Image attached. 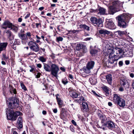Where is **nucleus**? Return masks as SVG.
Instances as JSON below:
<instances>
[{
    "mask_svg": "<svg viewBox=\"0 0 134 134\" xmlns=\"http://www.w3.org/2000/svg\"><path fill=\"white\" fill-rule=\"evenodd\" d=\"M76 49L77 50L80 51L82 52L79 55V56L81 57L83 55V53H86L87 51V48L86 46L82 43H78L76 47Z\"/></svg>",
    "mask_w": 134,
    "mask_h": 134,
    "instance_id": "6",
    "label": "nucleus"
},
{
    "mask_svg": "<svg viewBox=\"0 0 134 134\" xmlns=\"http://www.w3.org/2000/svg\"><path fill=\"white\" fill-rule=\"evenodd\" d=\"M98 14L100 15H104L105 14L106 9L104 8L100 7L99 10Z\"/></svg>",
    "mask_w": 134,
    "mask_h": 134,
    "instance_id": "29",
    "label": "nucleus"
},
{
    "mask_svg": "<svg viewBox=\"0 0 134 134\" xmlns=\"http://www.w3.org/2000/svg\"><path fill=\"white\" fill-rule=\"evenodd\" d=\"M123 64V62L122 61H120L119 62V64L120 66H121Z\"/></svg>",
    "mask_w": 134,
    "mask_h": 134,
    "instance_id": "53",
    "label": "nucleus"
},
{
    "mask_svg": "<svg viewBox=\"0 0 134 134\" xmlns=\"http://www.w3.org/2000/svg\"><path fill=\"white\" fill-rule=\"evenodd\" d=\"M91 92L92 93L96 96L97 97H99V96L98 94H97L93 90H92L91 91Z\"/></svg>",
    "mask_w": 134,
    "mask_h": 134,
    "instance_id": "44",
    "label": "nucleus"
},
{
    "mask_svg": "<svg viewBox=\"0 0 134 134\" xmlns=\"http://www.w3.org/2000/svg\"><path fill=\"white\" fill-rule=\"evenodd\" d=\"M56 99L59 107L61 108L63 106V101L60 98H59L57 97H56Z\"/></svg>",
    "mask_w": 134,
    "mask_h": 134,
    "instance_id": "28",
    "label": "nucleus"
},
{
    "mask_svg": "<svg viewBox=\"0 0 134 134\" xmlns=\"http://www.w3.org/2000/svg\"><path fill=\"white\" fill-rule=\"evenodd\" d=\"M53 112L54 113H56L57 112V109L55 108L53 109Z\"/></svg>",
    "mask_w": 134,
    "mask_h": 134,
    "instance_id": "58",
    "label": "nucleus"
},
{
    "mask_svg": "<svg viewBox=\"0 0 134 134\" xmlns=\"http://www.w3.org/2000/svg\"><path fill=\"white\" fill-rule=\"evenodd\" d=\"M25 34L27 38V40L28 38H29V39H30V38H31V33L30 32H27Z\"/></svg>",
    "mask_w": 134,
    "mask_h": 134,
    "instance_id": "36",
    "label": "nucleus"
},
{
    "mask_svg": "<svg viewBox=\"0 0 134 134\" xmlns=\"http://www.w3.org/2000/svg\"><path fill=\"white\" fill-rule=\"evenodd\" d=\"M41 74L40 73H38L36 75V78H39L40 77Z\"/></svg>",
    "mask_w": 134,
    "mask_h": 134,
    "instance_id": "54",
    "label": "nucleus"
},
{
    "mask_svg": "<svg viewBox=\"0 0 134 134\" xmlns=\"http://www.w3.org/2000/svg\"><path fill=\"white\" fill-rule=\"evenodd\" d=\"M18 21L19 22H21L22 21V19L21 18H19L18 19Z\"/></svg>",
    "mask_w": 134,
    "mask_h": 134,
    "instance_id": "61",
    "label": "nucleus"
},
{
    "mask_svg": "<svg viewBox=\"0 0 134 134\" xmlns=\"http://www.w3.org/2000/svg\"><path fill=\"white\" fill-rule=\"evenodd\" d=\"M8 43L7 42L1 43H0V51H2L5 49Z\"/></svg>",
    "mask_w": 134,
    "mask_h": 134,
    "instance_id": "22",
    "label": "nucleus"
},
{
    "mask_svg": "<svg viewBox=\"0 0 134 134\" xmlns=\"http://www.w3.org/2000/svg\"><path fill=\"white\" fill-rule=\"evenodd\" d=\"M68 77L71 80H73L74 78L73 76L71 74H69L68 76Z\"/></svg>",
    "mask_w": 134,
    "mask_h": 134,
    "instance_id": "46",
    "label": "nucleus"
},
{
    "mask_svg": "<svg viewBox=\"0 0 134 134\" xmlns=\"http://www.w3.org/2000/svg\"><path fill=\"white\" fill-rule=\"evenodd\" d=\"M9 37H10L11 36V32L9 30H7L6 32Z\"/></svg>",
    "mask_w": 134,
    "mask_h": 134,
    "instance_id": "43",
    "label": "nucleus"
},
{
    "mask_svg": "<svg viewBox=\"0 0 134 134\" xmlns=\"http://www.w3.org/2000/svg\"><path fill=\"white\" fill-rule=\"evenodd\" d=\"M131 17L129 14H124L118 16V26L121 28H125L127 25Z\"/></svg>",
    "mask_w": 134,
    "mask_h": 134,
    "instance_id": "4",
    "label": "nucleus"
},
{
    "mask_svg": "<svg viewBox=\"0 0 134 134\" xmlns=\"http://www.w3.org/2000/svg\"><path fill=\"white\" fill-rule=\"evenodd\" d=\"M104 125L111 130L113 129L115 126L114 123L110 120L108 121L106 123H104Z\"/></svg>",
    "mask_w": 134,
    "mask_h": 134,
    "instance_id": "14",
    "label": "nucleus"
},
{
    "mask_svg": "<svg viewBox=\"0 0 134 134\" xmlns=\"http://www.w3.org/2000/svg\"><path fill=\"white\" fill-rule=\"evenodd\" d=\"M37 66L39 68H40L42 67V65L40 64H37Z\"/></svg>",
    "mask_w": 134,
    "mask_h": 134,
    "instance_id": "59",
    "label": "nucleus"
},
{
    "mask_svg": "<svg viewBox=\"0 0 134 134\" xmlns=\"http://www.w3.org/2000/svg\"><path fill=\"white\" fill-rule=\"evenodd\" d=\"M23 120L21 117L19 116L18 119V127L19 129H21L23 127Z\"/></svg>",
    "mask_w": 134,
    "mask_h": 134,
    "instance_id": "21",
    "label": "nucleus"
},
{
    "mask_svg": "<svg viewBox=\"0 0 134 134\" xmlns=\"http://www.w3.org/2000/svg\"><path fill=\"white\" fill-rule=\"evenodd\" d=\"M81 110L83 112H87L89 110L88 105L86 102H83L82 103Z\"/></svg>",
    "mask_w": 134,
    "mask_h": 134,
    "instance_id": "15",
    "label": "nucleus"
},
{
    "mask_svg": "<svg viewBox=\"0 0 134 134\" xmlns=\"http://www.w3.org/2000/svg\"><path fill=\"white\" fill-rule=\"evenodd\" d=\"M108 104V105L110 107H111L113 105L112 103L111 102H109Z\"/></svg>",
    "mask_w": 134,
    "mask_h": 134,
    "instance_id": "62",
    "label": "nucleus"
},
{
    "mask_svg": "<svg viewBox=\"0 0 134 134\" xmlns=\"http://www.w3.org/2000/svg\"><path fill=\"white\" fill-rule=\"evenodd\" d=\"M115 35L123 39L124 40H125V36L129 37V35L127 34V32L126 31H118L114 32Z\"/></svg>",
    "mask_w": 134,
    "mask_h": 134,
    "instance_id": "11",
    "label": "nucleus"
},
{
    "mask_svg": "<svg viewBox=\"0 0 134 134\" xmlns=\"http://www.w3.org/2000/svg\"><path fill=\"white\" fill-rule=\"evenodd\" d=\"M30 67L31 68V69L30 70V71L31 72H33L35 70V68L31 66H30Z\"/></svg>",
    "mask_w": 134,
    "mask_h": 134,
    "instance_id": "48",
    "label": "nucleus"
},
{
    "mask_svg": "<svg viewBox=\"0 0 134 134\" xmlns=\"http://www.w3.org/2000/svg\"><path fill=\"white\" fill-rule=\"evenodd\" d=\"M129 1H131L130 3L132 4L134 3V0H128Z\"/></svg>",
    "mask_w": 134,
    "mask_h": 134,
    "instance_id": "63",
    "label": "nucleus"
},
{
    "mask_svg": "<svg viewBox=\"0 0 134 134\" xmlns=\"http://www.w3.org/2000/svg\"><path fill=\"white\" fill-rule=\"evenodd\" d=\"M104 126H105L104 125V123H102V126H99V127L98 128H101L103 130H105V127H104Z\"/></svg>",
    "mask_w": 134,
    "mask_h": 134,
    "instance_id": "50",
    "label": "nucleus"
},
{
    "mask_svg": "<svg viewBox=\"0 0 134 134\" xmlns=\"http://www.w3.org/2000/svg\"><path fill=\"white\" fill-rule=\"evenodd\" d=\"M94 62L93 61H91L89 62H88L86 66L88 67V68L90 69H92L93 68L94 65Z\"/></svg>",
    "mask_w": 134,
    "mask_h": 134,
    "instance_id": "26",
    "label": "nucleus"
},
{
    "mask_svg": "<svg viewBox=\"0 0 134 134\" xmlns=\"http://www.w3.org/2000/svg\"><path fill=\"white\" fill-rule=\"evenodd\" d=\"M62 82L64 85H65L68 83V81L66 79H65L62 80Z\"/></svg>",
    "mask_w": 134,
    "mask_h": 134,
    "instance_id": "39",
    "label": "nucleus"
},
{
    "mask_svg": "<svg viewBox=\"0 0 134 134\" xmlns=\"http://www.w3.org/2000/svg\"><path fill=\"white\" fill-rule=\"evenodd\" d=\"M70 96L73 98H77L80 95L79 94L76 92L74 91H72L70 92Z\"/></svg>",
    "mask_w": 134,
    "mask_h": 134,
    "instance_id": "19",
    "label": "nucleus"
},
{
    "mask_svg": "<svg viewBox=\"0 0 134 134\" xmlns=\"http://www.w3.org/2000/svg\"><path fill=\"white\" fill-rule=\"evenodd\" d=\"M102 88L104 91L105 93L106 96H108L110 95L109 92V89L107 87L104 85Z\"/></svg>",
    "mask_w": 134,
    "mask_h": 134,
    "instance_id": "25",
    "label": "nucleus"
},
{
    "mask_svg": "<svg viewBox=\"0 0 134 134\" xmlns=\"http://www.w3.org/2000/svg\"><path fill=\"white\" fill-rule=\"evenodd\" d=\"M63 38L62 37H57L56 40L57 42L62 41H63Z\"/></svg>",
    "mask_w": 134,
    "mask_h": 134,
    "instance_id": "40",
    "label": "nucleus"
},
{
    "mask_svg": "<svg viewBox=\"0 0 134 134\" xmlns=\"http://www.w3.org/2000/svg\"><path fill=\"white\" fill-rule=\"evenodd\" d=\"M105 77L108 83L109 84L111 85L112 83V82L111 75L110 74H109L106 76Z\"/></svg>",
    "mask_w": 134,
    "mask_h": 134,
    "instance_id": "23",
    "label": "nucleus"
},
{
    "mask_svg": "<svg viewBox=\"0 0 134 134\" xmlns=\"http://www.w3.org/2000/svg\"><path fill=\"white\" fill-rule=\"evenodd\" d=\"M70 128L71 131L72 132H75V131L74 130V128L73 125H71L70 126Z\"/></svg>",
    "mask_w": 134,
    "mask_h": 134,
    "instance_id": "42",
    "label": "nucleus"
},
{
    "mask_svg": "<svg viewBox=\"0 0 134 134\" xmlns=\"http://www.w3.org/2000/svg\"><path fill=\"white\" fill-rule=\"evenodd\" d=\"M120 83L121 85L119 88V90L120 91H122L124 90V88L125 89L129 87V83L125 79L121 80Z\"/></svg>",
    "mask_w": 134,
    "mask_h": 134,
    "instance_id": "12",
    "label": "nucleus"
},
{
    "mask_svg": "<svg viewBox=\"0 0 134 134\" xmlns=\"http://www.w3.org/2000/svg\"><path fill=\"white\" fill-rule=\"evenodd\" d=\"M91 69H90L88 68V67L86 66V67L84 69L83 71L85 73L88 74L90 73Z\"/></svg>",
    "mask_w": 134,
    "mask_h": 134,
    "instance_id": "35",
    "label": "nucleus"
},
{
    "mask_svg": "<svg viewBox=\"0 0 134 134\" xmlns=\"http://www.w3.org/2000/svg\"><path fill=\"white\" fill-rule=\"evenodd\" d=\"M44 9V7H41L39 8V9L40 10H43Z\"/></svg>",
    "mask_w": 134,
    "mask_h": 134,
    "instance_id": "64",
    "label": "nucleus"
},
{
    "mask_svg": "<svg viewBox=\"0 0 134 134\" xmlns=\"http://www.w3.org/2000/svg\"><path fill=\"white\" fill-rule=\"evenodd\" d=\"M60 70L63 72H65V69L64 68L62 67H61L60 68Z\"/></svg>",
    "mask_w": 134,
    "mask_h": 134,
    "instance_id": "57",
    "label": "nucleus"
},
{
    "mask_svg": "<svg viewBox=\"0 0 134 134\" xmlns=\"http://www.w3.org/2000/svg\"><path fill=\"white\" fill-rule=\"evenodd\" d=\"M7 104L10 108H7L6 110V115L7 119L14 121L15 120L17 117L21 115L20 111L14 112L12 109L18 108L19 106V100L16 97H12L6 100Z\"/></svg>",
    "mask_w": 134,
    "mask_h": 134,
    "instance_id": "1",
    "label": "nucleus"
},
{
    "mask_svg": "<svg viewBox=\"0 0 134 134\" xmlns=\"http://www.w3.org/2000/svg\"><path fill=\"white\" fill-rule=\"evenodd\" d=\"M121 107H123L125 105V102L124 99L122 98L116 104Z\"/></svg>",
    "mask_w": 134,
    "mask_h": 134,
    "instance_id": "18",
    "label": "nucleus"
},
{
    "mask_svg": "<svg viewBox=\"0 0 134 134\" xmlns=\"http://www.w3.org/2000/svg\"><path fill=\"white\" fill-rule=\"evenodd\" d=\"M105 26L106 27L111 30L114 29L116 28V26L111 19H106Z\"/></svg>",
    "mask_w": 134,
    "mask_h": 134,
    "instance_id": "9",
    "label": "nucleus"
},
{
    "mask_svg": "<svg viewBox=\"0 0 134 134\" xmlns=\"http://www.w3.org/2000/svg\"><path fill=\"white\" fill-rule=\"evenodd\" d=\"M99 32L100 34L103 35L104 37H105L106 34H110V32L105 29H101L99 30Z\"/></svg>",
    "mask_w": 134,
    "mask_h": 134,
    "instance_id": "20",
    "label": "nucleus"
},
{
    "mask_svg": "<svg viewBox=\"0 0 134 134\" xmlns=\"http://www.w3.org/2000/svg\"><path fill=\"white\" fill-rule=\"evenodd\" d=\"M90 20L94 26L99 27L103 26V24L101 19H97L95 17H91Z\"/></svg>",
    "mask_w": 134,
    "mask_h": 134,
    "instance_id": "7",
    "label": "nucleus"
},
{
    "mask_svg": "<svg viewBox=\"0 0 134 134\" xmlns=\"http://www.w3.org/2000/svg\"><path fill=\"white\" fill-rule=\"evenodd\" d=\"M2 28L6 29L7 28H10L15 32H17L18 28L17 26L14 25L8 21H5L4 22L2 25Z\"/></svg>",
    "mask_w": 134,
    "mask_h": 134,
    "instance_id": "5",
    "label": "nucleus"
},
{
    "mask_svg": "<svg viewBox=\"0 0 134 134\" xmlns=\"http://www.w3.org/2000/svg\"><path fill=\"white\" fill-rule=\"evenodd\" d=\"M130 62L129 60H126L125 61V64L126 65H128L130 64Z\"/></svg>",
    "mask_w": 134,
    "mask_h": 134,
    "instance_id": "55",
    "label": "nucleus"
},
{
    "mask_svg": "<svg viewBox=\"0 0 134 134\" xmlns=\"http://www.w3.org/2000/svg\"><path fill=\"white\" fill-rule=\"evenodd\" d=\"M39 59L42 62H45L46 61L47 59L44 58L43 56H40L39 57Z\"/></svg>",
    "mask_w": 134,
    "mask_h": 134,
    "instance_id": "34",
    "label": "nucleus"
},
{
    "mask_svg": "<svg viewBox=\"0 0 134 134\" xmlns=\"http://www.w3.org/2000/svg\"><path fill=\"white\" fill-rule=\"evenodd\" d=\"M20 43V40L19 39H15L14 44H19Z\"/></svg>",
    "mask_w": 134,
    "mask_h": 134,
    "instance_id": "38",
    "label": "nucleus"
},
{
    "mask_svg": "<svg viewBox=\"0 0 134 134\" xmlns=\"http://www.w3.org/2000/svg\"><path fill=\"white\" fill-rule=\"evenodd\" d=\"M89 80L91 84L92 85H94L96 83V80L94 77L90 78Z\"/></svg>",
    "mask_w": 134,
    "mask_h": 134,
    "instance_id": "31",
    "label": "nucleus"
},
{
    "mask_svg": "<svg viewBox=\"0 0 134 134\" xmlns=\"http://www.w3.org/2000/svg\"><path fill=\"white\" fill-rule=\"evenodd\" d=\"M104 3L108 6V12L110 14L113 15L116 12H118L123 8L121 3L118 1H110L105 0Z\"/></svg>",
    "mask_w": 134,
    "mask_h": 134,
    "instance_id": "3",
    "label": "nucleus"
},
{
    "mask_svg": "<svg viewBox=\"0 0 134 134\" xmlns=\"http://www.w3.org/2000/svg\"><path fill=\"white\" fill-rule=\"evenodd\" d=\"M116 50L118 51L116 52V55L114 54V51L112 49H108L107 53L109 55V59L107 62L104 61V65L108 67L115 66L117 64L116 61L120 58L125 57L124 52H123L121 49L117 48Z\"/></svg>",
    "mask_w": 134,
    "mask_h": 134,
    "instance_id": "2",
    "label": "nucleus"
},
{
    "mask_svg": "<svg viewBox=\"0 0 134 134\" xmlns=\"http://www.w3.org/2000/svg\"><path fill=\"white\" fill-rule=\"evenodd\" d=\"M18 36L21 40L23 44H24L26 43V42H28V40L25 34L19 33L18 34Z\"/></svg>",
    "mask_w": 134,
    "mask_h": 134,
    "instance_id": "13",
    "label": "nucleus"
},
{
    "mask_svg": "<svg viewBox=\"0 0 134 134\" xmlns=\"http://www.w3.org/2000/svg\"><path fill=\"white\" fill-rule=\"evenodd\" d=\"M43 68L44 69L47 71L50 72L51 71V67L47 64L44 63Z\"/></svg>",
    "mask_w": 134,
    "mask_h": 134,
    "instance_id": "24",
    "label": "nucleus"
},
{
    "mask_svg": "<svg viewBox=\"0 0 134 134\" xmlns=\"http://www.w3.org/2000/svg\"><path fill=\"white\" fill-rule=\"evenodd\" d=\"M129 75L130 77L132 78H133L134 77V74L133 73H131V72H129Z\"/></svg>",
    "mask_w": 134,
    "mask_h": 134,
    "instance_id": "51",
    "label": "nucleus"
},
{
    "mask_svg": "<svg viewBox=\"0 0 134 134\" xmlns=\"http://www.w3.org/2000/svg\"><path fill=\"white\" fill-rule=\"evenodd\" d=\"M51 74L54 77H57L58 76V73L59 70L58 66L55 64H52L51 65Z\"/></svg>",
    "mask_w": 134,
    "mask_h": 134,
    "instance_id": "8",
    "label": "nucleus"
},
{
    "mask_svg": "<svg viewBox=\"0 0 134 134\" xmlns=\"http://www.w3.org/2000/svg\"><path fill=\"white\" fill-rule=\"evenodd\" d=\"M14 44L12 46V48L14 50H15L16 49V46Z\"/></svg>",
    "mask_w": 134,
    "mask_h": 134,
    "instance_id": "56",
    "label": "nucleus"
},
{
    "mask_svg": "<svg viewBox=\"0 0 134 134\" xmlns=\"http://www.w3.org/2000/svg\"><path fill=\"white\" fill-rule=\"evenodd\" d=\"M80 101H83L85 100L84 98L83 97H80L79 99Z\"/></svg>",
    "mask_w": 134,
    "mask_h": 134,
    "instance_id": "52",
    "label": "nucleus"
},
{
    "mask_svg": "<svg viewBox=\"0 0 134 134\" xmlns=\"http://www.w3.org/2000/svg\"><path fill=\"white\" fill-rule=\"evenodd\" d=\"M30 14L29 12H28L27 14H26V15L25 17V19H27L28 18L30 17Z\"/></svg>",
    "mask_w": 134,
    "mask_h": 134,
    "instance_id": "47",
    "label": "nucleus"
},
{
    "mask_svg": "<svg viewBox=\"0 0 134 134\" xmlns=\"http://www.w3.org/2000/svg\"><path fill=\"white\" fill-rule=\"evenodd\" d=\"M8 57L5 54H3L2 58V60L6 61L8 59Z\"/></svg>",
    "mask_w": 134,
    "mask_h": 134,
    "instance_id": "37",
    "label": "nucleus"
},
{
    "mask_svg": "<svg viewBox=\"0 0 134 134\" xmlns=\"http://www.w3.org/2000/svg\"><path fill=\"white\" fill-rule=\"evenodd\" d=\"M91 38H87L85 39L84 40L86 41L90 40Z\"/></svg>",
    "mask_w": 134,
    "mask_h": 134,
    "instance_id": "60",
    "label": "nucleus"
},
{
    "mask_svg": "<svg viewBox=\"0 0 134 134\" xmlns=\"http://www.w3.org/2000/svg\"><path fill=\"white\" fill-rule=\"evenodd\" d=\"M28 45L30 46V48L32 51L36 52L39 51V46L36 43L33 42L32 41H30L29 42Z\"/></svg>",
    "mask_w": 134,
    "mask_h": 134,
    "instance_id": "10",
    "label": "nucleus"
},
{
    "mask_svg": "<svg viewBox=\"0 0 134 134\" xmlns=\"http://www.w3.org/2000/svg\"><path fill=\"white\" fill-rule=\"evenodd\" d=\"M116 132L118 134H121L122 132L119 127H118L117 128V130H116Z\"/></svg>",
    "mask_w": 134,
    "mask_h": 134,
    "instance_id": "41",
    "label": "nucleus"
},
{
    "mask_svg": "<svg viewBox=\"0 0 134 134\" xmlns=\"http://www.w3.org/2000/svg\"><path fill=\"white\" fill-rule=\"evenodd\" d=\"M121 98L117 94H114L113 97V100L115 104H116Z\"/></svg>",
    "mask_w": 134,
    "mask_h": 134,
    "instance_id": "16",
    "label": "nucleus"
},
{
    "mask_svg": "<svg viewBox=\"0 0 134 134\" xmlns=\"http://www.w3.org/2000/svg\"><path fill=\"white\" fill-rule=\"evenodd\" d=\"M80 28L83 29L87 31L90 30L89 27L85 24H81L80 25Z\"/></svg>",
    "mask_w": 134,
    "mask_h": 134,
    "instance_id": "30",
    "label": "nucleus"
},
{
    "mask_svg": "<svg viewBox=\"0 0 134 134\" xmlns=\"http://www.w3.org/2000/svg\"><path fill=\"white\" fill-rule=\"evenodd\" d=\"M9 91L10 93L12 94L13 93H14L15 94L16 93V89L14 88V87L11 86L10 85H9Z\"/></svg>",
    "mask_w": 134,
    "mask_h": 134,
    "instance_id": "27",
    "label": "nucleus"
},
{
    "mask_svg": "<svg viewBox=\"0 0 134 134\" xmlns=\"http://www.w3.org/2000/svg\"><path fill=\"white\" fill-rule=\"evenodd\" d=\"M98 52V50L96 49H92L90 51V53L92 55H94L96 54Z\"/></svg>",
    "mask_w": 134,
    "mask_h": 134,
    "instance_id": "33",
    "label": "nucleus"
},
{
    "mask_svg": "<svg viewBox=\"0 0 134 134\" xmlns=\"http://www.w3.org/2000/svg\"><path fill=\"white\" fill-rule=\"evenodd\" d=\"M21 86L22 88L24 90H26V88L23 84L21 83Z\"/></svg>",
    "mask_w": 134,
    "mask_h": 134,
    "instance_id": "45",
    "label": "nucleus"
},
{
    "mask_svg": "<svg viewBox=\"0 0 134 134\" xmlns=\"http://www.w3.org/2000/svg\"><path fill=\"white\" fill-rule=\"evenodd\" d=\"M71 122L72 124L74 125L75 126H77L76 123L74 120H72Z\"/></svg>",
    "mask_w": 134,
    "mask_h": 134,
    "instance_id": "49",
    "label": "nucleus"
},
{
    "mask_svg": "<svg viewBox=\"0 0 134 134\" xmlns=\"http://www.w3.org/2000/svg\"><path fill=\"white\" fill-rule=\"evenodd\" d=\"M124 54L125 56L127 57H132L133 56V54L132 50L130 49V51L127 50L125 52L124 51Z\"/></svg>",
    "mask_w": 134,
    "mask_h": 134,
    "instance_id": "17",
    "label": "nucleus"
},
{
    "mask_svg": "<svg viewBox=\"0 0 134 134\" xmlns=\"http://www.w3.org/2000/svg\"><path fill=\"white\" fill-rule=\"evenodd\" d=\"M98 117L102 120V121L105 120V116L103 114H101L99 113H98Z\"/></svg>",
    "mask_w": 134,
    "mask_h": 134,
    "instance_id": "32",
    "label": "nucleus"
}]
</instances>
